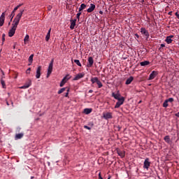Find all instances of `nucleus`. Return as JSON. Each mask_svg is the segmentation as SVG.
I'll use <instances>...</instances> for the list:
<instances>
[{
  "instance_id": "obj_52",
  "label": "nucleus",
  "mask_w": 179,
  "mask_h": 179,
  "mask_svg": "<svg viewBox=\"0 0 179 179\" xmlns=\"http://www.w3.org/2000/svg\"><path fill=\"white\" fill-rule=\"evenodd\" d=\"M34 176H31V179H34Z\"/></svg>"
},
{
  "instance_id": "obj_46",
  "label": "nucleus",
  "mask_w": 179,
  "mask_h": 179,
  "mask_svg": "<svg viewBox=\"0 0 179 179\" xmlns=\"http://www.w3.org/2000/svg\"><path fill=\"white\" fill-rule=\"evenodd\" d=\"M89 93H93V90H89Z\"/></svg>"
},
{
  "instance_id": "obj_13",
  "label": "nucleus",
  "mask_w": 179,
  "mask_h": 179,
  "mask_svg": "<svg viewBox=\"0 0 179 179\" xmlns=\"http://www.w3.org/2000/svg\"><path fill=\"white\" fill-rule=\"evenodd\" d=\"M31 85V80H28L23 86L20 87V89H29V87Z\"/></svg>"
},
{
  "instance_id": "obj_42",
  "label": "nucleus",
  "mask_w": 179,
  "mask_h": 179,
  "mask_svg": "<svg viewBox=\"0 0 179 179\" xmlns=\"http://www.w3.org/2000/svg\"><path fill=\"white\" fill-rule=\"evenodd\" d=\"M175 15H176V17H178V19H179V14H178V13H176Z\"/></svg>"
},
{
  "instance_id": "obj_16",
  "label": "nucleus",
  "mask_w": 179,
  "mask_h": 179,
  "mask_svg": "<svg viewBox=\"0 0 179 179\" xmlns=\"http://www.w3.org/2000/svg\"><path fill=\"white\" fill-rule=\"evenodd\" d=\"M75 26H76V19L71 20L70 29L73 30L75 29Z\"/></svg>"
},
{
  "instance_id": "obj_12",
  "label": "nucleus",
  "mask_w": 179,
  "mask_h": 179,
  "mask_svg": "<svg viewBox=\"0 0 179 179\" xmlns=\"http://www.w3.org/2000/svg\"><path fill=\"white\" fill-rule=\"evenodd\" d=\"M103 117L104 120H110L113 118V113H103Z\"/></svg>"
},
{
  "instance_id": "obj_29",
  "label": "nucleus",
  "mask_w": 179,
  "mask_h": 179,
  "mask_svg": "<svg viewBox=\"0 0 179 179\" xmlns=\"http://www.w3.org/2000/svg\"><path fill=\"white\" fill-rule=\"evenodd\" d=\"M1 83L3 89H6V85L5 84V81L3 80H1Z\"/></svg>"
},
{
  "instance_id": "obj_45",
  "label": "nucleus",
  "mask_w": 179,
  "mask_h": 179,
  "mask_svg": "<svg viewBox=\"0 0 179 179\" xmlns=\"http://www.w3.org/2000/svg\"><path fill=\"white\" fill-rule=\"evenodd\" d=\"M135 36L137 38H139V35L138 34H136Z\"/></svg>"
},
{
  "instance_id": "obj_47",
  "label": "nucleus",
  "mask_w": 179,
  "mask_h": 179,
  "mask_svg": "<svg viewBox=\"0 0 179 179\" xmlns=\"http://www.w3.org/2000/svg\"><path fill=\"white\" fill-rule=\"evenodd\" d=\"M99 14H100V15H103V11L100 10V11H99Z\"/></svg>"
},
{
  "instance_id": "obj_25",
  "label": "nucleus",
  "mask_w": 179,
  "mask_h": 179,
  "mask_svg": "<svg viewBox=\"0 0 179 179\" xmlns=\"http://www.w3.org/2000/svg\"><path fill=\"white\" fill-rule=\"evenodd\" d=\"M84 9H86V4L82 3L79 8V12H81V10H83Z\"/></svg>"
},
{
  "instance_id": "obj_21",
  "label": "nucleus",
  "mask_w": 179,
  "mask_h": 179,
  "mask_svg": "<svg viewBox=\"0 0 179 179\" xmlns=\"http://www.w3.org/2000/svg\"><path fill=\"white\" fill-rule=\"evenodd\" d=\"M34 55H31L29 56V59H28V61L29 62V64H28L29 66H30V65H31L33 64V58H34Z\"/></svg>"
},
{
  "instance_id": "obj_49",
  "label": "nucleus",
  "mask_w": 179,
  "mask_h": 179,
  "mask_svg": "<svg viewBox=\"0 0 179 179\" xmlns=\"http://www.w3.org/2000/svg\"><path fill=\"white\" fill-rule=\"evenodd\" d=\"M48 10H51V6L48 7Z\"/></svg>"
},
{
  "instance_id": "obj_11",
  "label": "nucleus",
  "mask_w": 179,
  "mask_h": 179,
  "mask_svg": "<svg viewBox=\"0 0 179 179\" xmlns=\"http://www.w3.org/2000/svg\"><path fill=\"white\" fill-rule=\"evenodd\" d=\"M5 12L2 13L0 16V27L3 26V23H5Z\"/></svg>"
},
{
  "instance_id": "obj_28",
  "label": "nucleus",
  "mask_w": 179,
  "mask_h": 179,
  "mask_svg": "<svg viewBox=\"0 0 179 179\" xmlns=\"http://www.w3.org/2000/svg\"><path fill=\"white\" fill-rule=\"evenodd\" d=\"M65 90H66V87H63V88L60 89V90L57 92V93H58V94H61L62 93H64V92Z\"/></svg>"
},
{
  "instance_id": "obj_17",
  "label": "nucleus",
  "mask_w": 179,
  "mask_h": 179,
  "mask_svg": "<svg viewBox=\"0 0 179 179\" xmlns=\"http://www.w3.org/2000/svg\"><path fill=\"white\" fill-rule=\"evenodd\" d=\"M173 37H174V36H173V35L167 36L165 40L166 43H167V44H171V43H173V39H171V38H173Z\"/></svg>"
},
{
  "instance_id": "obj_34",
  "label": "nucleus",
  "mask_w": 179,
  "mask_h": 179,
  "mask_svg": "<svg viewBox=\"0 0 179 179\" xmlns=\"http://www.w3.org/2000/svg\"><path fill=\"white\" fill-rule=\"evenodd\" d=\"M51 37V35L49 34H47L46 36H45V40L46 41H48L50 40V38Z\"/></svg>"
},
{
  "instance_id": "obj_37",
  "label": "nucleus",
  "mask_w": 179,
  "mask_h": 179,
  "mask_svg": "<svg viewBox=\"0 0 179 179\" xmlns=\"http://www.w3.org/2000/svg\"><path fill=\"white\" fill-rule=\"evenodd\" d=\"M84 128H85V129H88L89 131H90V129H92V128H91L90 127L86 126V125L84 126Z\"/></svg>"
},
{
  "instance_id": "obj_33",
  "label": "nucleus",
  "mask_w": 179,
  "mask_h": 179,
  "mask_svg": "<svg viewBox=\"0 0 179 179\" xmlns=\"http://www.w3.org/2000/svg\"><path fill=\"white\" fill-rule=\"evenodd\" d=\"M80 15H82V12L79 11L77 14H76V17L77 19L79 20V18L80 17Z\"/></svg>"
},
{
  "instance_id": "obj_3",
  "label": "nucleus",
  "mask_w": 179,
  "mask_h": 179,
  "mask_svg": "<svg viewBox=\"0 0 179 179\" xmlns=\"http://www.w3.org/2000/svg\"><path fill=\"white\" fill-rule=\"evenodd\" d=\"M53 66H54V59H52L50 61V63L49 64L46 78H50V76L51 75V73H52Z\"/></svg>"
},
{
  "instance_id": "obj_23",
  "label": "nucleus",
  "mask_w": 179,
  "mask_h": 179,
  "mask_svg": "<svg viewBox=\"0 0 179 179\" xmlns=\"http://www.w3.org/2000/svg\"><path fill=\"white\" fill-rule=\"evenodd\" d=\"M88 62H89V66H92V65H93V64H94V61L93 60V57H90L89 58H88Z\"/></svg>"
},
{
  "instance_id": "obj_18",
  "label": "nucleus",
  "mask_w": 179,
  "mask_h": 179,
  "mask_svg": "<svg viewBox=\"0 0 179 179\" xmlns=\"http://www.w3.org/2000/svg\"><path fill=\"white\" fill-rule=\"evenodd\" d=\"M112 96L113 97H114V99H115V100L121 99V98H120V96H121V94H120V92H117V94L113 92L112 93Z\"/></svg>"
},
{
  "instance_id": "obj_39",
  "label": "nucleus",
  "mask_w": 179,
  "mask_h": 179,
  "mask_svg": "<svg viewBox=\"0 0 179 179\" xmlns=\"http://www.w3.org/2000/svg\"><path fill=\"white\" fill-rule=\"evenodd\" d=\"M99 179H103V177H101V172L99 173Z\"/></svg>"
},
{
  "instance_id": "obj_15",
  "label": "nucleus",
  "mask_w": 179,
  "mask_h": 179,
  "mask_svg": "<svg viewBox=\"0 0 179 179\" xmlns=\"http://www.w3.org/2000/svg\"><path fill=\"white\" fill-rule=\"evenodd\" d=\"M83 76H85V73H80L75 76V78H73V80H79V79H82Z\"/></svg>"
},
{
  "instance_id": "obj_48",
  "label": "nucleus",
  "mask_w": 179,
  "mask_h": 179,
  "mask_svg": "<svg viewBox=\"0 0 179 179\" xmlns=\"http://www.w3.org/2000/svg\"><path fill=\"white\" fill-rule=\"evenodd\" d=\"M11 22H12V21H10V22H8V26H10Z\"/></svg>"
},
{
  "instance_id": "obj_57",
  "label": "nucleus",
  "mask_w": 179,
  "mask_h": 179,
  "mask_svg": "<svg viewBox=\"0 0 179 179\" xmlns=\"http://www.w3.org/2000/svg\"><path fill=\"white\" fill-rule=\"evenodd\" d=\"M1 72H2L3 75V71H1Z\"/></svg>"
},
{
  "instance_id": "obj_26",
  "label": "nucleus",
  "mask_w": 179,
  "mask_h": 179,
  "mask_svg": "<svg viewBox=\"0 0 179 179\" xmlns=\"http://www.w3.org/2000/svg\"><path fill=\"white\" fill-rule=\"evenodd\" d=\"M92 108L84 109L85 114H90V113H92Z\"/></svg>"
},
{
  "instance_id": "obj_14",
  "label": "nucleus",
  "mask_w": 179,
  "mask_h": 179,
  "mask_svg": "<svg viewBox=\"0 0 179 179\" xmlns=\"http://www.w3.org/2000/svg\"><path fill=\"white\" fill-rule=\"evenodd\" d=\"M94 9H96V5L91 3L90 8H87V12L88 13H92V12H93V10H94Z\"/></svg>"
},
{
  "instance_id": "obj_1",
  "label": "nucleus",
  "mask_w": 179,
  "mask_h": 179,
  "mask_svg": "<svg viewBox=\"0 0 179 179\" xmlns=\"http://www.w3.org/2000/svg\"><path fill=\"white\" fill-rule=\"evenodd\" d=\"M23 12H24V10H21L20 13L17 14L14 18L12 27L8 31L9 37H13V36H15V33H16V29H17V26L19 24V22H20V19H22V16H23Z\"/></svg>"
},
{
  "instance_id": "obj_44",
  "label": "nucleus",
  "mask_w": 179,
  "mask_h": 179,
  "mask_svg": "<svg viewBox=\"0 0 179 179\" xmlns=\"http://www.w3.org/2000/svg\"><path fill=\"white\" fill-rule=\"evenodd\" d=\"M175 115H176V117H179V112L176 113Z\"/></svg>"
},
{
  "instance_id": "obj_41",
  "label": "nucleus",
  "mask_w": 179,
  "mask_h": 179,
  "mask_svg": "<svg viewBox=\"0 0 179 179\" xmlns=\"http://www.w3.org/2000/svg\"><path fill=\"white\" fill-rule=\"evenodd\" d=\"M164 47H166V45H164V44H161V45H160V48H164Z\"/></svg>"
},
{
  "instance_id": "obj_40",
  "label": "nucleus",
  "mask_w": 179,
  "mask_h": 179,
  "mask_svg": "<svg viewBox=\"0 0 179 179\" xmlns=\"http://www.w3.org/2000/svg\"><path fill=\"white\" fill-rule=\"evenodd\" d=\"M2 40L3 41H5V34H2Z\"/></svg>"
},
{
  "instance_id": "obj_35",
  "label": "nucleus",
  "mask_w": 179,
  "mask_h": 179,
  "mask_svg": "<svg viewBox=\"0 0 179 179\" xmlns=\"http://www.w3.org/2000/svg\"><path fill=\"white\" fill-rule=\"evenodd\" d=\"M166 101L169 103H173V101H174V99L173 98H169L168 99H166Z\"/></svg>"
},
{
  "instance_id": "obj_9",
  "label": "nucleus",
  "mask_w": 179,
  "mask_h": 179,
  "mask_svg": "<svg viewBox=\"0 0 179 179\" xmlns=\"http://www.w3.org/2000/svg\"><path fill=\"white\" fill-rule=\"evenodd\" d=\"M149 167H150V162L149 161V158H146L144 161L143 169L149 170Z\"/></svg>"
},
{
  "instance_id": "obj_4",
  "label": "nucleus",
  "mask_w": 179,
  "mask_h": 179,
  "mask_svg": "<svg viewBox=\"0 0 179 179\" xmlns=\"http://www.w3.org/2000/svg\"><path fill=\"white\" fill-rule=\"evenodd\" d=\"M124 101H125V98H124V96L120 97V99H117L115 108H120V107L124 104Z\"/></svg>"
},
{
  "instance_id": "obj_2",
  "label": "nucleus",
  "mask_w": 179,
  "mask_h": 179,
  "mask_svg": "<svg viewBox=\"0 0 179 179\" xmlns=\"http://www.w3.org/2000/svg\"><path fill=\"white\" fill-rule=\"evenodd\" d=\"M91 82L92 85H94V83H96V85H98L99 89H101V87H103V83H101V81H100V80H99V78L97 77L92 78Z\"/></svg>"
},
{
  "instance_id": "obj_50",
  "label": "nucleus",
  "mask_w": 179,
  "mask_h": 179,
  "mask_svg": "<svg viewBox=\"0 0 179 179\" xmlns=\"http://www.w3.org/2000/svg\"><path fill=\"white\" fill-rule=\"evenodd\" d=\"M171 13H172V12H171V11H170V12L169 13V15H171Z\"/></svg>"
},
{
  "instance_id": "obj_24",
  "label": "nucleus",
  "mask_w": 179,
  "mask_h": 179,
  "mask_svg": "<svg viewBox=\"0 0 179 179\" xmlns=\"http://www.w3.org/2000/svg\"><path fill=\"white\" fill-rule=\"evenodd\" d=\"M164 141H165V142H166V143H171V140L170 139V136H166L164 138Z\"/></svg>"
},
{
  "instance_id": "obj_56",
  "label": "nucleus",
  "mask_w": 179,
  "mask_h": 179,
  "mask_svg": "<svg viewBox=\"0 0 179 179\" xmlns=\"http://www.w3.org/2000/svg\"><path fill=\"white\" fill-rule=\"evenodd\" d=\"M139 103H142V101H140Z\"/></svg>"
},
{
  "instance_id": "obj_19",
  "label": "nucleus",
  "mask_w": 179,
  "mask_h": 179,
  "mask_svg": "<svg viewBox=\"0 0 179 179\" xmlns=\"http://www.w3.org/2000/svg\"><path fill=\"white\" fill-rule=\"evenodd\" d=\"M134 80V77L130 76L129 78L127 79L126 80V85H131L132 83V81Z\"/></svg>"
},
{
  "instance_id": "obj_6",
  "label": "nucleus",
  "mask_w": 179,
  "mask_h": 179,
  "mask_svg": "<svg viewBox=\"0 0 179 179\" xmlns=\"http://www.w3.org/2000/svg\"><path fill=\"white\" fill-rule=\"evenodd\" d=\"M20 6H22V4H20V5L17 6L16 7H15L13 10L11 12V14L9 15V17L10 18V22H12V20H13V17H15V13L16 12L17 10L19 9V8H20Z\"/></svg>"
},
{
  "instance_id": "obj_8",
  "label": "nucleus",
  "mask_w": 179,
  "mask_h": 179,
  "mask_svg": "<svg viewBox=\"0 0 179 179\" xmlns=\"http://www.w3.org/2000/svg\"><path fill=\"white\" fill-rule=\"evenodd\" d=\"M41 69H42L41 66H38L37 67L36 72V79H40V77L41 76Z\"/></svg>"
},
{
  "instance_id": "obj_5",
  "label": "nucleus",
  "mask_w": 179,
  "mask_h": 179,
  "mask_svg": "<svg viewBox=\"0 0 179 179\" xmlns=\"http://www.w3.org/2000/svg\"><path fill=\"white\" fill-rule=\"evenodd\" d=\"M70 78H71V76H69V74H67L65 77H64V78L60 83V87H62L65 85V83L68 82L69 79Z\"/></svg>"
},
{
  "instance_id": "obj_27",
  "label": "nucleus",
  "mask_w": 179,
  "mask_h": 179,
  "mask_svg": "<svg viewBox=\"0 0 179 179\" xmlns=\"http://www.w3.org/2000/svg\"><path fill=\"white\" fill-rule=\"evenodd\" d=\"M75 64H76V65H78V66H82V64L80 63V61H79V59H75L74 60Z\"/></svg>"
},
{
  "instance_id": "obj_55",
  "label": "nucleus",
  "mask_w": 179,
  "mask_h": 179,
  "mask_svg": "<svg viewBox=\"0 0 179 179\" xmlns=\"http://www.w3.org/2000/svg\"><path fill=\"white\" fill-rule=\"evenodd\" d=\"M13 48H14V49L15 48V45L13 46Z\"/></svg>"
},
{
  "instance_id": "obj_53",
  "label": "nucleus",
  "mask_w": 179,
  "mask_h": 179,
  "mask_svg": "<svg viewBox=\"0 0 179 179\" xmlns=\"http://www.w3.org/2000/svg\"><path fill=\"white\" fill-rule=\"evenodd\" d=\"M110 178H111V176H109L108 178V179H110Z\"/></svg>"
},
{
  "instance_id": "obj_10",
  "label": "nucleus",
  "mask_w": 179,
  "mask_h": 179,
  "mask_svg": "<svg viewBox=\"0 0 179 179\" xmlns=\"http://www.w3.org/2000/svg\"><path fill=\"white\" fill-rule=\"evenodd\" d=\"M141 33L143 34V36H145L146 38H149V31H148L145 28H141Z\"/></svg>"
},
{
  "instance_id": "obj_36",
  "label": "nucleus",
  "mask_w": 179,
  "mask_h": 179,
  "mask_svg": "<svg viewBox=\"0 0 179 179\" xmlns=\"http://www.w3.org/2000/svg\"><path fill=\"white\" fill-rule=\"evenodd\" d=\"M31 71V68H28L26 71V73L28 74V75H30V71Z\"/></svg>"
},
{
  "instance_id": "obj_54",
  "label": "nucleus",
  "mask_w": 179,
  "mask_h": 179,
  "mask_svg": "<svg viewBox=\"0 0 179 179\" xmlns=\"http://www.w3.org/2000/svg\"><path fill=\"white\" fill-rule=\"evenodd\" d=\"M11 105L13 106V102H11Z\"/></svg>"
},
{
  "instance_id": "obj_22",
  "label": "nucleus",
  "mask_w": 179,
  "mask_h": 179,
  "mask_svg": "<svg viewBox=\"0 0 179 179\" xmlns=\"http://www.w3.org/2000/svg\"><path fill=\"white\" fill-rule=\"evenodd\" d=\"M150 64V62L149 61H144V62H140L141 66H146L149 65Z\"/></svg>"
},
{
  "instance_id": "obj_31",
  "label": "nucleus",
  "mask_w": 179,
  "mask_h": 179,
  "mask_svg": "<svg viewBox=\"0 0 179 179\" xmlns=\"http://www.w3.org/2000/svg\"><path fill=\"white\" fill-rule=\"evenodd\" d=\"M117 155L119 156H120V157H124L125 156V155L124 154V152H121V151H117Z\"/></svg>"
},
{
  "instance_id": "obj_38",
  "label": "nucleus",
  "mask_w": 179,
  "mask_h": 179,
  "mask_svg": "<svg viewBox=\"0 0 179 179\" xmlns=\"http://www.w3.org/2000/svg\"><path fill=\"white\" fill-rule=\"evenodd\" d=\"M69 95V89H67V92L65 94L64 96L68 97Z\"/></svg>"
},
{
  "instance_id": "obj_43",
  "label": "nucleus",
  "mask_w": 179,
  "mask_h": 179,
  "mask_svg": "<svg viewBox=\"0 0 179 179\" xmlns=\"http://www.w3.org/2000/svg\"><path fill=\"white\" fill-rule=\"evenodd\" d=\"M47 34H50L51 35V28L48 30Z\"/></svg>"
},
{
  "instance_id": "obj_7",
  "label": "nucleus",
  "mask_w": 179,
  "mask_h": 179,
  "mask_svg": "<svg viewBox=\"0 0 179 179\" xmlns=\"http://www.w3.org/2000/svg\"><path fill=\"white\" fill-rule=\"evenodd\" d=\"M159 75V72L156 71H152L151 73L150 74V76L148 78V80H153Z\"/></svg>"
},
{
  "instance_id": "obj_32",
  "label": "nucleus",
  "mask_w": 179,
  "mask_h": 179,
  "mask_svg": "<svg viewBox=\"0 0 179 179\" xmlns=\"http://www.w3.org/2000/svg\"><path fill=\"white\" fill-rule=\"evenodd\" d=\"M29 38H30V36H29V35L27 34L24 38V43H26V41H29Z\"/></svg>"
},
{
  "instance_id": "obj_20",
  "label": "nucleus",
  "mask_w": 179,
  "mask_h": 179,
  "mask_svg": "<svg viewBox=\"0 0 179 179\" xmlns=\"http://www.w3.org/2000/svg\"><path fill=\"white\" fill-rule=\"evenodd\" d=\"M24 134L23 133H20L15 135V139L16 141H17V139H22V138H23L24 136Z\"/></svg>"
},
{
  "instance_id": "obj_30",
  "label": "nucleus",
  "mask_w": 179,
  "mask_h": 179,
  "mask_svg": "<svg viewBox=\"0 0 179 179\" xmlns=\"http://www.w3.org/2000/svg\"><path fill=\"white\" fill-rule=\"evenodd\" d=\"M163 107H164L165 108H167V107H169V102L166 101V99L164 101L163 103Z\"/></svg>"
},
{
  "instance_id": "obj_51",
  "label": "nucleus",
  "mask_w": 179,
  "mask_h": 179,
  "mask_svg": "<svg viewBox=\"0 0 179 179\" xmlns=\"http://www.w3.org/2000/svg\"><path fill=\"white\" fill-rule=\"evenodd\" d=\"M6 104H7V106H9V102L7 101V102H6Z\"/></svg>"
}]
</instances>
